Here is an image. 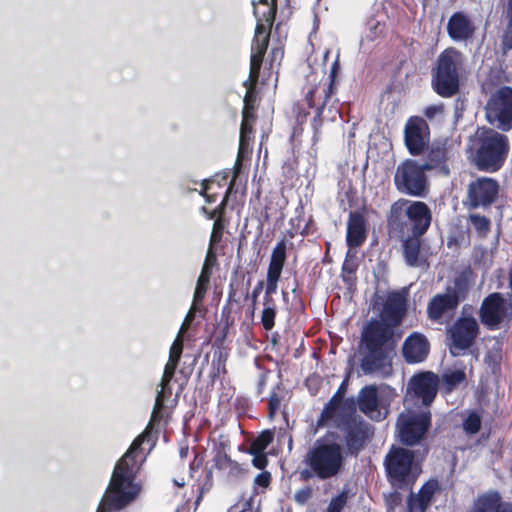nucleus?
Segmentation results:
<instances>
[{
	"label": "nucleus",
	"instance_id": "5fc2aeb1",
	"mask_svg": "<svg viewBox=\"0 0 512 512\" xmlns=\"http://www.w3.org/2000/svg\"><path fill=\"white\" fill-rule=\"evenodd\" d=\"M250 454L253 455L252 464L257 469L262 470L268 465V458L267 455L265 454V451L262 453L254 452Z\"/></svg>",
	"mask_w": 512,
	"mask_h": 512
},
{
	"label": "nucleus",
	"instance_id": "ddd939ff",
	"mask_svg": "<svg viewBox=\"0 0 512 512\" xmlns=\"http://www.w3.org/2000/svg\"><path fill=\"white\" fill-rule=\"evenodd\" d=\"M439 377L432 371L414 374L408 381L405 401L415 408L431 409L439 390Z\"/></svg>",
	"mask_w": 512,
	"mask_h": 512
},
{
	"label": "nucleus",
	"instance_id": "58836bf2",
	"mask_svg": "<svg viewBox=\"0 0 512 512\" xmlns=\"http://www.w3.org/2000/svg\"><path fill=\"white\" fill-rule=\"evenodd\" d=\"M254 122L255 120L242 118L240 127L239 155L249 149Z\"/></svg>",
	"mask_w": 512,
	"mask_h": 512
},
{
	"label": "nucleus",
	"instance_id": "423d86ee",
	"mask_svg": "<svg viewBox=\"0 0 512 512\" xmlns=\"http://www.w3.org/2000/svg\"><path fill=\"white\" fill-rule=\"evenodd\" d=\"M465 62L464 54L455 47H447L438 55L431 69V86L437 95L450 98L459 93Z\"/></svg>",
	"mask_w": 512,
	"mask_h": 512
},
{
	"label": "nucleus",
	"instance_id": "5701e85b",
	"mask_svg": "<svg viewBox=\"0 0 512 512\" xmlns=\"http://www.w3.org/2000/svg\"><path fill=\"white\" fill-rule=\"evenodd\" d=\"M459 296L456 290L434 295L427 305V317L433 322H440L443 316L453 312L459 305Z\"/></svg>",
	"mask_w": 512,
	"mask_h": 512
},
{
	"label": "nucleus",
	"instance_id": "aec40b11",
	"mask_svg": "<svg viewBox=\"0 0 512 512\" xmlns=\"http://www.w3.org/2000/svg\"><path fill=\"white\" fill-rule=\"evenodd\" d=\"M271 30L272 28L262 23H256L250 56V72H252L253 78H255L256 74H260L263 59L269 45Z\"/></svg>",
	"mask_w": 512,
	"mask_h": 512
},
{
	"label": "nucleus",
	"instance_id": "de8ad7c7",
	"mask_svg": "<svg viewBox=\"0 0 512 512\" xmlns=\"http://www.w3.org/2000/svg\"><path fill=\"white\" fill-rule=\"evenodd\" d=\"M348 501V492L346 490H342L336 496L332 497L326 512H342L347 505Z\"/></svg>",
	"mask_w": 512,
	"mask_h": 512
},
{
	"label": "nucleus",
	"instance_id": "4be33fe9",
	"mask_svg": "<svg viewBox=\"0 0 512 512\" xmlns=\"http://www.w3.org/2000/svg\"><path fill=\"white\" fill-rule=\"evenodd\" d=\"M430 343L425 335L419 332L411 333L402 346V355L406 363L416 364L423 362L429 354Z\"/></svg>",
	"mask_w": 512,
	"mask_h": 512
},
{
	"label": "nucleus",
	"instance_id": "6ab92c4d",
	"mask_svg": "<svg viewBox=\"0 0 512 512\" xmlns=\"http://www.w3.org/2000/svg\"><path fill=\"white\" fill-rule=\"evenodd\" d=\"M367 216L366 205L349 212L346 224V245L349 250L359 248L366 242L369 233Z\"/></svg>",
	"mask_w": 512,
	"mask_h": 512
},
{
	"label": "nucleus",
	"instance_id": "dca6fc26",
	"mask_svg": "<svg viewBox=\"0 0 512 512\" xmlns=\"http://www.w3.org/2000/svg\"><path fill=\"white\" fill-rule=\"evenodd\" d=\"M481 323L490 331L497 330L512 316V303H509L500 292L488 294L479 308Z\"/></svg>",
	"mask_w": 512,
	"mask_h": 512
},
{
	"label": "nucleus",
	"instance_id": "774afa93",
	"mask_svg": "<svg viewBox=\"0 0 512 512\" xmlns=\"http://www.w3.org/2000/svg\"><path fill=\"white\" fill-rule=\"evenodd\" d=\"M309 227H310V224H307V225L303 228V230L300 232V234H301L302 236H307V235H309V234H310Z\"/></svg>",
	"mask_w": 512,
	"mask_h": 512
},
{
	"label": "nucleus",
	"instance_id": "7c9ffc66",
	"mask_svg": "<svg viewBox=\"0 0 512 512\" xmlns=\"http://www.w3.org/2000/svg\"><path fill=\"white\" fill-rule=\"evenodd\" d=\"M260 74H256L255 78L252 77V72L249 73V78L244 82L246 87V94L244 96V107L242 110V118L256 120L255 110L257 101L256 86Z\"/></svg>",
	"mask_w": 512,
	"mask_h": 512
},
{
	"label": "nucleus",
	"instance_id": "49530a36",
	"mask_svg": "<svg viewBox=\"0 0 512 512\" xmlns=\"http://www.w3.org/2000/svg\"><path fill=\"white\" fill-rule=\"evenodd\" d=\"M330 98H326L325 95H323V100L321 101V104L317 109H315V115L312 119L311 126L314 131V137L318 136L321 132V127L323 123V112L325 110L326 105L328 104Z\"/></svg>",
	"mask_w": 512,
	"mask_h": 512
},
{
	"label": "nucleus",
	"instance_id": "473e14b6",
	"mask_svg": "<svg viewBox=\"0 0 512 512\" xmlns=\"http://www.w3.org/2000/svg\"><path fill=\"white\" fill-rule=\"evenodd\" d=\"M258 3L260 5L265 6V10L260 12L256 8V2H252V5L254 7L253 14L256 18V23H262L263 25L272 28L278 9L277 0H259Z\"/></svg>",
	"mask_w": 512,
	"mask_h": 512
},
{
	"label": "nucleus",
	"instance_id": "c85d7f7f",
	"mask_svg": "<svg viewBox=\"0 0 512 512\" xmlns=\"http://www.w3.org/2000/svg\"><path fill=\"white\" fill-rule=\"evenodd\" d=\"M403 237L402 254L405 263L410 267L421 266L425 262V259H422L421 256V248L423 244L422 236L408 234Z\"/></svg>",
	"mask_w": 512,
	"mask_h": 512
},
{
	"label": "nucleus",
	"instance_id": "a18cd8bd",
	"mask_svg": "<svg viewBox=\"0 0 512 512\" xmlns=\"http://www.w3.org/2000/svg\"><path fill=\"white\" fill-rule=\"evenodd\" d=\"M281 278V274L272 273L267 271L266 275V288L263 301H276L273 295L277 293L278 282Z\"/></svg>",
	"mask_w": 512,
	"mask_h": 512
},
{
	"label": "nucleus",
	"instance_id": "7ed1b4c3",
	"mask_svg": "<svg viewBox=\"0 0 512 512\" xmlns=\"http://www.w3.org/2000/svg\"><path fill=\"white\" fill-rule=\"evenodd\" d=\"M145 437L146 433L136 437L127 452L116 463L106 494L96 512L121 510L137 497L139 489L133 484V466L136 463L135 454L141 448Z\"/></svg>",
	"mask_w": 512,
	"mask_h": 512
},
{
	"label": "nucleus",
	"instance_id": "09e8293b",
	"mask_svg": "<svg viewBox=\"0 0 512 512\" xmlns=\"http://www.w3.org/2000/svg\"><path fill=\"white\" fill-rule=\"evenodd\" d=\"M481 417L476 412H471L463 422V429L467 434H476L481 429Z\"/></svg>",
	"mask_w": 512,
	"mask_h": 512
},
{
	"label": "nucleus",
	"instance_id": "c9c22d12",
	"mask_svg": "<svg viewBox=\"0 0 512 512\" xmlns=\"http://www.w3.org/2000/svg\"><path fill=\"white\" fill-rule=\"evenodd\" d=\"M442 381L445 392L451 393L466 381V373L462 369L450 371L442 375Z\"/></svg>",
	"mask_w": 512,
	"mask_h": 512
},
{
	"label": "nucleus",
	"instance_id": "0eeeda50",
	"mask_svg": "<svg viewBox=\"0 0 512 512\" xmlns=\"http://www.w3.org/2000/svg\"><path fill=\"white\" fill-rule=\"evenodd\" d=\"M384 468L389 484L399 490H412L420 472L415 462V452L400 446H392L384 458Z\"/></svg>",
	"mask_w": 512,
	"mask_h": 512
},
{
	"label": "nucleus",
	"instance_id": "338daca9",
	"mask_svg": "<svg viewBox=\"0 0 512 512\" xmlns=\"http://www.w3.org/2000/svg\"><path fill=\"white\" fill-rule=\"evenodd\" d=\"M279 54H280V55H282V54H283V51H281V50H279V49H277V48H273V49L271 50V55H272V57H273V58H276V57H277V55H279Z\"/></svg>",
	"mask_w": 512,
	"mask_h": 512
},
{
	"label": "nucleus",
	"instance_id": "bb28decb",
	"mask_svg": "<svg viewBox=\"0 0 512 512\" xmlns=\"http://www.w3.org/2000/svg\"><path fill=\"white\" fill-rule=\"evenodd\" d=\"M440 490L437 479L426 481L419 489L418 494L410 493L407 498L408 512H426L432 503L434 494Z\"/></svg>",
	"mask_w": 512,
	"mask_h": 512
},
{
	"label": "nucleus",
	"instance_id": "864d4df0",
	"mask_svg": "<svg viewBox=\"0 0 512 512\" xmlns=\"http://www.w3.org/2000/svg\"><path fill=\"white\" fill-rule=\"evenodd\" d=\"M213 183L214 181L212 180H203L201 184L200 195L205 198L207 203H214L217 200V194L210 192Z\"/></svg>",
	"mask_w": 512,
	"mask_h": 512
},
{
	"label": "nucleus",
	"instance_id": "bf43d9fd",
	"mask_svg": "<svg viewBox=\"0 0 512 512\" xmlns=\"http://www.w3.org/2000/svg\"><path fill=\"white\" fill-rule=\"evenodd\" d=\"M402 498L399 492H393L390 494L388 499V505L391 506V508H394L395 506H398L401 504Z\"/></svg>",
	"mask_w": 512,
	"mask_h": 512
},
{
	"label": "nucleus",
	"instance_id": "a878e982",
	"mask_svg": "<svg viewBox=\"0 0 512 512\" xmlns=\"http://www.w3.org/2000/svg\"><path fill=\"white\" fill-rule=\"evenodd\" d=\"M356 400V408L372 420L379 421L383 416L379 410L378 389L375 385H366L360 389Z\"/></svg>",
	"mask_w": 512,
	"mask_h": 512
},
{
	"label": "nucleus",
	"instance_id": "f257e3e1",
	"mask_svg": "<svg viewBox=\"0 0 512 512\" xmlns=\"http://www.w3.org/2000/svg\"><path fill=\"white\" fill-rule=\"evenodd\" d=\"M407 312V298L404 292L392 291L387 295L380 313V319H371L363 328L361 342L365 353L360 368L365 375L390 376L396 341L394 330Z\"/></svg>",
	"mask_w": 512,
	"mask_h": 512
},
{
	"label": "nucleus",
	"instance_id": "a211bd4d",
	"mask_svg": "<svg viewBox=\"0 0 512 512\" xmlns=\"http://www.w3.org/2000/svg\"><path fill=\"white\" fill-rule=\"evenodd\" d=\"M430 128L427 121L420 116H411L404 128V142L412 156L422 155L428 148Z\"/></svg>",
	"mask_w": 512,
	"mask_h": 512
},
{
	"label": "nucleus",
	"instance_id": "39448f33",
	"mask_svg": "<svg viewBox=\"0 0 512 512\" xmlns=\"http://www.w3.org/2000/svg\"><path fill=\"white\" fill-rule=\"evenodd\" d=\"M431 222V209L423 201L400 198L391 204L387 214L389 232L399 236L408 234L423 236Z\"/></svg>",
	"mask_w": 512,
	"mask_h": 512
},
{
	"label": "nucleus",
	"instance_id": "a19ab883",
	"mask_svg": "<svg viewBox=\"0 0 512 512\" xmlns=\"http://www.w3.org/2000/svg\"><path fill=\"white\" fill-rule=\"evenodd\" d=\"M339 70H340V63H339V60L336 59L331 66L328 79L322 83L323 84L322 93H323V95L326 96V98H331V96L333 94H335V92H336L335 83H336V77L338 75Z\"/></svg>",
	"mask_w": 512,
	"mask_h": 512
},
{
	"label": "nucleus",
	"instance_id": "e433bc0d",
	"mask_svg": "<svg viewBox=\"0 0 512 512\" xmlns=\"http://www.w3.org/2000/svg\"><path fill=\"white\" fill-rule=\"evenodd\" d=\"M468 220L480 238L487 237L491 230V220L487 216L479 213H471L468 216Z\"/></svg>",
	"mask_w": 512,
	"mask_h": 512
},
{
	"label": "nucleus",
	"instance_id": "e2e57ef3",
	"mask_svg": "<svg viewBox=\"0 0 512 512\" xmlns=\"http://www.w3.org/2000/svg\"><path fill=\"white\" fill-rule=\"evenodd\" d=\"M497 512H512V503L511 502H503Z\"/></svg>",
	"mask_w": 512,
	"mask_h": 512
},
{
	"label": "nucleus",
	"instance_id": "72a5a7b5",
	"mask_svg": "<svg viewBox=\"0 0 512 512\" xmlns=\"http://www.w3.org/2000/svg\"><path fill=\"white\" fill-rule=\"evenodd\" d=\"M286 259L287 244L284 239H281L272 250L267 271L282 274Z\"/></svg>",
	"mask_w": 512,
	"mask_h": 512
},
{
	"label": "nucleus",
	"instance_id": "3c124183",
	"mask_svg": "<svg viewBox=\"0 0 512 512\" xmlns=\"http://www.w3.org/2000/svg\"><path fill=\"white\" fill-rule=\"evenodd\" d=\"M250 283H251V279L249 278L247 281V287L245 288L244 291L241 292V295H243L245 297V299H247L248 297L251 298V300H252L251 314L253 315L257 298L263 289L264 283H263V281H259L257 283V285L254 287L252 293L249 295Z\"/></svg>",
	"mask_w": 512,
	"mask_h": 512
},
{
	"label": "nucleus",
	"instance_id": "8fccbe9b",
	"mask_svg": "<svg viewBox=\"0 0 512 512\" xmlns=\"http://www.w3.org/2000/svg\"><path fill=\"white\" fill-rule=\"evenodd\" d=\"M227 223H228L227 220H220V219L214 220L213 228H212V232H211V236H210L209 247L213 248V245L218 244L222 240L223 233H224Z\"/></svg>",
	"mask_w": 512,
	"mask_h": 512
},
{
	"label": "nucleus",
	"instance_id": "cd10ccee",
	"mask_svg": "<svg viewBox=\"0 0 512 512\" xmlns=\"http://www.w3.org/2000/svg\"><path fill=\"white\" fill-rule=\"evenodd\" d=\"M217 263V256L213 248L209 247L204 264L201 269V273L197 279L196 288L194 292L193 302L194 304L201 303L207 293L210 278L212 275V269Z\"/></svg>",
	"mask_w": 512,
	"mask_h": 512
},
{
	"label": "nucleus",
	"instance_id": "20e7f679",
	"mask_svg": "<svg viewBox=\"0 0 512 512\" xmlns=\"http://www.w3.org/2000/svg\"><path fill=\"white\" fill-rule=\"evenodd\" d=\"M509 151L508 136L493 128H478L470 137L469 159L471 164L481 172L500 171L506 163Z\"/></svg>",
	"mask_w": 512,
	"mask_h": 512
},
{
	"label": "nucleus",
	"instance_id": "f03ea898",
	"mask_svg": "<svg viewBox=\"0 0 512 512\" xmlns=\"http://www.w3.org/2000/svg\"><path fill=\"white\" fill-rule=\"evenodd\" d=\"M338 439L336 432L327 431L314 441L302 459L303 467L298 470L300 481H325L340 474L345 464V449Z\"/></svg>",
	"mask_w": 512,
	"mask_h": 512
},
{
	"label": "nucleus",
	"instance_id": "c03bdc74",
	"mask_svg": "<svg viewBox=\"0 0 512 512\" xmlns=\"http://www.w3.org/2000/svg\"><path fill=\"white\" fill-rule=\"evenodd\" d=\"M322 87L323 84L320 82L319 84L312 86L307 91L304 100L308 108L317 109V107L320 106L321 101L323 100Z\"/></svg>",
	"mask_w": 512,
	"mask_h": 512
},
{
	"label": "nucleus",
	"instance_id": "4468645a",
	"mask_svg": "<svg viewBox=\"0 0 512 512\" xmlns=\"http://www.w3.org/2000/svg\"><path fill=\"white\" fill-rule=\"evenodd\" d=\"M485 117L502 132L512 129V87L501 86L490 94L485 105Z\"/></svg>",
	"mask_w": 512,
	"mask_h": 512
},
{
	"label": "nucleus",
	"instance_id": "f8f14e48",
	"mask_svg": "<svg viewBox=\"0 0 512 512\" xmlns=\"http://www.w3.org/2000/svg\"><path fill=\"white\" fill-rule=\"evenodd\" d=\"M500 191L501 186L497 179L488 176H477L467 185L463 205L469 211L489 210L497 203Z\"/></svg>",
	"mask_w": 512,
	"mask_h": 512
},
{
	"label": "nucleus",
	"instance_id": "37998d69",
	"mask_svg": "<svg viewBox=\"0 0 512 512\" xmlns=\"http://www.w3.org/2000/svg\"><path fill=\"white\" fill-rule=\"evenodd\" d=\"M507 26L502 36V48L504 51L512 49V0L507 1L506 5Z\"/></svg>",
	"mask_w": 512,
	"mask_h": 512
},
{
	"label": "nucleus",
	"instance_id": "f3484780",
	"mask_svg": "<svg viewBox=\"0 0 512 512\" xmlns=\"http://www.w3.org/2000/svg\"><path fill=\"white\" fill-rule=\"evenodd\" d=\"M182 351L183 341L180 336H178L170 348L169 359L165 365L164 373L161 379V390L157 393L150 422L160 421L162 418L160 411L164 409L165 400L171 395L169 384L174 377L175 370L182 355Z\"/></svg>",
	"mask_w": 512,
	"mask_h": 512
},
{
	"label": "nucleus",
	"instance_id": "79ce46f5",
	"mask_svg": "<svg viewBox=\"0 0 512 512\" xmlns=\"http://www.w3.org/2000/svg\"><path fill=\"white\" fill-rule=\"evenodd\" d=\"M281 386V383L277 384L270 392L268 398V417L270 419H273L280 409L282 402V395L280 394L282 390Z\"/></svg>",
	"mask_w": 512,
	"mask_h": 512
},
{
	"label": "nucleus",
	"instance_id": "6e6552de",
	"mask_svg": "<svg viewBox=\"0 0 512 512\" xmlns=\"http://www.w3.org/2000/svg\"><path fill=\"white\" fill-rule=\"evenodd\" d=\"M348 413L332 419L333 424L343 433L346 454L358 456L374 435L373 427L356 414L353 402L348 400L344 408Z\"/></svg>",
	"mask_w": 512,
	"mask_h": 512
},
{
	"label": "nucleus",
	"instance_id": "2f4dec72",
	"mask_svg": "<svg viewBox=\"0 0 512 512\" xmlns=\"http://www.w3.org/2000/svg\"><path fill=\"white\" fill-rule=\"evenodd\" d=\"M502 497L497 490L478 495L469 512H497L502 505Z\"/></svg>",
	"mask_w": 512,
	"mask_h": 512
},
{
	"label": "nucleus",
	"instance_id": "603ef678",
	"mask_svg": "<svg viewBox=\"0 0 512 512\" xmlns=\"http://www.w3.org/2000/svg\"><path fill=\"white\" fill-rule=\"evenodd\" d=\"M313 497V488L304 486L298 489L294 494V500L299 505H305Z\"/></svg>",
	"mask_w": 512,
	"mask_h": 512
},
{
	"label": "nucleus",
	"instance_id": "9d476101",
	"mask_svg": "<svg viewBox=\"0 0 512 512\" xmlns=\"http://www.w3.org/2000/svg\"><path fill=\"white\" fill-rule=\"evenodd\" d=\"M238 284L233 281L229 284L228 298L226 304L222 308L221 316L224 321V327L222 329L221 336H217L213 343V375L212 377H217L220 374H226V362L228 360V350L224 347V341L228 335L229 329L235 323V318L232 315L233 313H240L242 306L239 303L238 299Z\"/></svg>",
	"mask_w": 512,
	"mask_h": 512
},
{
	"label": "nucleus",
	"instance_id": "9b49d317",
	"mask_svg": "<svg viewBox=\"0 0 512 512\" xmlns=\"http://www.w3.org/2000/svg\"><path fill=\"white\" fill-rule=\"evenodd\" d=\"M396 189L403 194L424 197L429 191L426 170L414 159L401 162L394 175Z\"/></svg>",
	"mask_w": 512,
	"mask_h": 512
},
{
	"label": "nucleus",
	"instance_id": "69168bd1",
	"mask_svg": "<svg viewBox=\"0 0 512 512\" xmlns=\"http://www.w3.org/2000/svg\"><path fill=\"white\" fill-rule=\"evenodd\" d=\"M240 512H252L251 502L250 501L245 502L244 508Z\"/></svg>",
	"mask_w": 512,
	"mask_h": 512
},
{
	"label": "nucleus",
	"instance_id": "1a4fd4ad",
	"mask_svg": "<svg viewBox=\"0 0 512 512\" xmlns=\"http://www.w3.org/2000/svg\"><path fill=\"white\" fill-rule=\"evenodd\" d=\"M432 426L431 409L407 408L398 415L396 429L398 440L407 447L422 444Z\"/></svg>",
	"mask_w": 512,
	"mask_h": 512
},
{
	"label": "nucleus",
	"instance_id": "13d9d810",
	"mask_svg": "<svg viewBox=\"0 0 512 512\" xmlns=\"http://www.w3.org/2000/svg\"><path fill=\"white\" fill-rule=\"evenodd\" d=\"M270 482L271 474L267 471L259 473L254 479V483L263 488L268 487L270 485Z\"/></svg>",
	"mask_w": 512,
	"mask_h": 512
},
{
	"label": "nucleus",
	"instance_id": "c756f323",
	"mask_svg": "<svg viewBox=\"0 0 512 512\" xmlns=\"http://www.w3.org/2000/svg\"><path fill=\"white\" fill-rule=\"evenodd\" d=\"M213 462L214 467L217 470L222 471L227 479H237L245 472V469L241 466V464L232 460L227 455L224 448L217 450L213 458Z\"/></svg>",
	"mask_w": 512,
	"mask_h": 512
},
{
	"label": "nucleus",
	"instance_id": "4d7b16f0",
	"mask_svg": "<svg viewBox=\"0 0 512 512\" xmlns=\"http://www.w3.org/2000/svg\"><path fill=\"white\" fill-rule=\"evenodd\" d=\"M443 112H444L443 104L427 106L423 111L425 117H427L428 119H433L435 116L442 114Z\"/></svg>",
	"mask_w": 512,
	"mask_h": 512
},
{
	"label": "nucleus",
	"instance_id": "ea45409f",
	"mask_svg": "<svg viewBox=\"0 0 512 512\" xmlns=\"http://www.w3.org/2000/svg\"><path fill=\"white\" fill-rule=\"evenodd\" d=\"M274 440V432L267 429L262 431L250 444L249 453H262Z\"/></svg>",
	"mask_w": 512,
	"mask_h": 512
},
{
	"label": "nucleus",
	"instance_id": "412c9836",
	"mask_svg": "<svg viewBox=\"0 0 512 512\" xmlns=\"http://www.w3.org/2000/svg\"><path fill=\"white\" fill-rule=\"evenodd\" d=\"M447 34L455 42L471 41L476 32L473 20L463 11L453 13L447 22Z\"/></svg>",
	"mask_w": 512,
	"mask_h": 512
},
{
	"label": "nucleus",
	"instance_id": "2eb2a0df",
	"mask_svg": "<svg viewBox=\"0 0 512 512\" xmlns=\"http://www.w3.org/2000/svg\"><path fill=\"white\" fill-rule=\"evenodd\" d=\"M479 333V324L473 316L459 317L447 331L450 353L462 355L475 344Z\"/></svg>",
	"mask_w": 512,
	"mask_h": 512
},
{
	"label": "nucleus",
	"instance_id": "393cba45",
	"mask_svg": "<svg viewBox=\"0 0 512 512\" xmlns=\"http://www.w3.org/2000/svg\"><path fill=\"white\" fill-rule=\"evenodd\" d=\"M427 153L423 168L426 171H436L440 175L448 176L450 174L449 149L444 143H434L426 149Z\"/></svg>",
	"mask_w": 512,
	"mask_h": 512
},
{
	"label": "nucleus",
	"instance_id": "b1692460",
	"mask_svg": "<svg viewBox=\"0 0 512 512\" xmlns=\"http://www.w3.org/2000/svg\"><path fill=\"white\" fill-rule=\"evenodd\" d=\"M344 392L345 383L343 382L336 393L325 404L317 420V426L323 427L327 425L330 420L337 418L338 415L347 414L348 412L344 408L348 400L353 402L354 409L356 410V400L353 397L344 398Z\"/></svg>",
	"mask_w": 512,
	"mask_h": 512
},
{
	"label": "nucleus",
	"instance_id": "6e6d98bb",
	"mask_svg": "<svg viewBox=\"0 0 512 512\" xmlns=\"http://www.w3.org/2000/svg\"><path fill=\"white\" fill-rule=\"evenodd\" d=\"M269 375H270V370H268V369L264 370L259 375V378L257 381V387H256L257 395H262L264 393L267 382H268Z\"/></svg>",
	"mask_w": 512,
	"mask_h": 512
},
{
	"label": "nucleus",
	"instance_id": "4c0bfd02",
	"mask_svg": "<svg viewBox=\"0 0 512 512\" xmlns=\"http://www.w3.org/2000/svg\"><path fill=\"white\" fill-rule=\"evenodd\" d=\"M232 185L233 183H231L229 185V187L227 188L226 190V193L222 199V201L219 203V205L213 209V210H209L207 207L203 206L201 208V211L202 213L205 215V217L209 220L211 219H220V220H227L225 215H226V207H227V203H228V199H229V195L231 193V190H232Z\"/></svg>",
	"mask_w": 512,
	"mask_h": 512
},
{
	"label": "nucleus",
	"instance_id": "680f3d73",
	"mask_svg": "<svg viewBox=\"0 0 512 512\" xmlns=\"http://www.w3.org/2000/svg\"><path fill=\"white\" fill-rule=\"evenodd\" d=\"M203 462H204V457L202 455H200L199 453H196L194 460L190 466L191 470L198 469L203 464Z\"/></svg>",
	"mask_w": 512,
	"mask_h": 512
},
{
	"label": "nucleus",
	"instance_id": "f704fd0d",
	"mask_svg": "<svg viewBox=\"0 0 512 512\" xmlns=\"http://www.w3.org/2000/svg\"><path fill=\"white\" fill-rule=\"evenodd\" d=\"M277 315L276 301H263V309L261 312V325L266 331H271L275 326V318Z\"/></svg>",
	"mask_w": 512,
	"mask_h": 512
},
{
	"label": "nucleus",
	"instance_id": "052dcab7",
	"mask_svg": "<svg viewBox=\"0 0 512 512\" xmlns=\"http://www.w3.org/2000/svg\"><path fill=\"white\" fill-rule=\"evenodd\" d=\"M309 116V111L305 109L299 108L296 113V121L299 125H303L307 122V118Z\"/></svg>",
	"mask_w": 512,
	"mask_h": 512
},
{
	"label": "nucleus",
	"instance_id": "0e129e2a",
	"mask_svg": "<svg viewBox=\"0 0 512 512\" xmlns=\"http://www.w3.org/2000/svg\"><path fill=\"white\" fill-rule=\"evenodd\" d=\"M296 212H298L297 220L299 222L302 221L303 217H304V208H303V206H300L299 208H297Z\"/></svg>",
	"mask_w": 512,
	"mask_h": 512
}]
</instances>
